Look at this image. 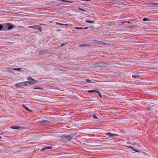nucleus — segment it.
<instances>
[{"label":"nucleus","instance_id":"obj_30","mask_svg":"<svg viewBox=\"0 0 158 158\" xmlns=\"http://www.w3.org/2000/svg\"><path fill=\"white\" fill-rule=\"evenodd\" d=\"M127 23H130V22L129 21H127Z\"/></svg>","mask_w":158,"mask_h":158},{"label":"nucleus","instance_id":"obj_8","mask_svg":"<svg viewBox=\"0 0 158 158\" xmlns=\"http://www.w3.org/2000/svg\"><path fill=\"white\" fill-rule=\"evenodd\" d=\"M129 148H131V149H132L134 151H135V152H139V150L138 149H136L133 146H129L128 147Z\"/></svg>","mask_w":158,"mask_h":158},{"label":"nucleus","instance_id":"obj_20","mask_svg":"<svg viewBox=\"0 0 158 158\" xmlns=\"http://www.w3.org/2000/svg\"><path fill=\"white\" fill-rule=\"evenodd\" d=\"M93 117L95 119H99V118L97 117V116L95 114H94L93 115Z\"/></svg>","mask_w":158,"mask_h":158},{"label":"nucleus","instance_id":"obj_14","mask_svg":"<svg viewBox=\"0 0 158 158\" xmlns=\"http://www.w3.org/2000/svg\"><path fill=\"white\" fill-rule=\"evenodd\" d=\"M97 91V90H88L87 91V92L88 93H93V92L96 93Z\"/></svg>","mask_w":158,"mask_h":158},{"label":"nucleus","instance_id":"obj_19","mask_svg":"<svg viewBox=\"0 0 158 158\" xmlns=\"http://www.w3.org/2000/svg\"><path fill=\"white\" fill-rule=\"evenodd\" d=\"M96 93L98 94L100 98H102V96L101 95V93L99 91L97 90Z\"/></svg>","mask_w":158,"mask_h":158},{"label":"nucleus","instance_id":"obj_6","mask_svg":"<svg viewBox=\"0 0 158 158\" xmlns=\"http://www.w3.org/2000/svg\"><path fill=\"white\" fill-rule=\"evenodd\" d=\"M10 128L12 129H21V127L19 126H13L11 127Z\"/></svg>","mask_w":158,"mask_h":158},{"label":"nucleus","instance_id":"obj_24","mask_svg":"<svg viewBox=\"0 0 158 158\" xmlns=\"http://www.w3.org/2000/svg\"><path fill=\"white\" fill-rule=\"evenodd\" d=\"M143 21H149V19H147V18H144L143 19Z\"/></svg>","mask_w":158,"mask_h":158},{"label":"nucleus","instance_id":"obj_13","mask_svg":"<svg viewBox=\"0 0 158 158\" xmlns=\"http://www.w3.org/2000/svg\"><path fill=\"white\" fill-rule=\"evenodd\" d=\"M14 27V26L13 25H9L8 27V30H10L13 28Z\"/></svg>","mask_w":158,"mask_h":158},{"label":"nucleus","instance_id":"obj_25","mask_svg":"<svg viewBox=\"0 0 158 158\" xmlns=\"http://www.w3.org/2000/svg\"><path fill=\"white\" fill-rule=\"evenodd\" d=\"M78 9L82 11H86V10H85L84 9H83L82 8H79Z\"/></svg>","mask_w":158,"mask_h":158},{"label":"nucleus","instance_id":"obj_31","mask_svg":"<svg viewBox=\"0 0 158 158\" xmlns=\"http://www.w3.org/2000/svg\"><path fill=\"white\" fill-rule=\"evenodd\" d=\"M1 138V137L0 136V139Z\"/></svg>","mask_w":158,"mask_h":158},{"label":"nucleus","instance_id":"obj_27","mask_svg":"<svg viewBox=\"0 0 158 158\" xmlns=\"http://www.w3.org/2000/svg\"><path fill=\"white\" fill-rule=\"evenodd\" d=\"M65 44H68V43L66 42L65 43H62V44H61V47H63V46H64V45H65Z\"/></svg>","mask_w":158,"mask_h":158},{"label":"nucleus","instance_id":"obj_26","mask_svg":"<svg viewBox=\"0 0 158 158\" xmlns=\"http://www.w3.org/2000/svg\"><path fill=\"white\" fill-rule=\"evenodd\" d=\"M56 23V24H59V25H62V26L64 25V24H62V23H58V22Z\"/></svg>","mask_w":158,"mask_h":158},{"label":"nucleus","instance_id":"obj_12","mask_svg":"<svg viewBox=\"0 0 158 158\" xmlns=\"http://www.w3.org/2000/svg\"><path fill=\"white\" fill-rule=\"evenodd\" d=\"M37 27H38V25H35L33 26H29L28 27L30 28H33L35 29H37Z\"/></svg>","mask_w":158,"mask_h":158},{"label":"nucleus","instance_id":"obj_18","mask_svg":"<svg viewBox=\"0 0 158 158\" xmlns=\"http://www.w3.org/2000/svg\"><path fill=\"white\" fill-rule=\"evenodd\" d=\"M85 22H86V23H94V22L93 21H91V20H86L85 21Z\"/></svg>","mask_w":158,"mask_h":158},{"label":"nucleus","instance_id":"obj_21","mask_svg":"<svg viewBox=\"0 0 158 158\" xmlns=\"http://www.w3.org/2000/svg\"><path fill=\"white\" fill-rule=\"evenodd\" d=\"M85 81L87 82L88 83H90L92 82L89 79H86Z\"/></svg>","mask_w":158,"mask_h":158},{"label":"nucleus","instance_id":"obj_7","mask_svg":"<svg viewBox=\"0 0 158 158\" xmlns=\"http://www.w3.org/2000/svg\"><path fill=\"white\" fill-rule=\"evenodd\" d=\"M106 135H108L110 137L114 136L116 135H117L116 134H112L110 132L107 133L106 134Z\"/></svg>","mask_w":158,"mask_h":158},{"label":"nucleus","instance_id":"obj_11","mask_svg":"<svg viewBox=\"0 0 158 158\" xmlns=\"http://www.w3.org/2000/svg\"><path fill=\"white\" fill-rule=\"evenodd\" d=\"M88 27H75V28L77 29H88Z\"/></svg>","mask_w":158,"mask_h":158},{"label":"nucleus","instance_id":"obj_10","mask_svg":"<svg viewBox=\"0 0 158 158\" xmlns=\"http://www.w3.org/2000/svg\"><path fill=\"white\" fill-rule=\"evenodd\" d=\"M31 81V80H29L28 81H24V82L25 84V86L28 85H30Z\"/></svg>","mask_w":158,"mask_h":158},{"label":"nucleus","instance_id":"obj_15","mask_svg":"<svg viewBox=\"0 0 158 158\" xmlns=\"http://www.w3.org/2000/svg\"><path fill=\"white\" fill-rule=\"evenodd\" d=\"M140 76L139 75V74H137L136 75H133L132 77L133 78H135L137 77H139Z\"/></svg>","mask_w":158,"mask_h":158},{"label":"nucleus","instance_id":"obj_23","mask_svg":"<svg viewBox=\"0 0 158 158\" xmlns=\"http://www.w3.org/2000/svg\"><path fill=\"white\" fill-rule=\"evenodd\" d=\"M38 29H37L38 30L40 31H41V28L39 27V25H38V27H37Z\"/></svg>","mask_w":158,"mask_h":158},{"label":"nucleus","instance_id":"obj_28","mask_svg":"<svg viewBox=\"0 0 158 158\" xmlns=\"http://www.w3.org/2000/svg\"><path fill=\"white\" fill-rule=\"evenodd\" d=\"M3 27V25L2 24H0V30H1Z\"/></svg>","mask_w":158,"mask_h":158},{"label":"nucleus","instance_id":"obj_16","mask_svg":"<svg viewBox=\"0 0 158 158\" xmlns=\"http://www.w3.org/2000/svg\"><path fill=\"white\" fill-rule=\"evenodd\" d=\"M23 107H24L26 110H27L29 111L30 112H32V110H30L28 108H27V107H26L25 106H23Z\"/></svg>","mask_w":158,"mask_h":158},{"label":"nucleus","instance_id":"obj_5","mask_svg":"<svg viewBox=\"0 0 158 158\" xmlns=\"http://www.w3.org/2000/svg\"><path fill=\"white\" fill-rule=\"evenodd\" d=\"M52 148V146H45L44 147L42 148L41 150V151H43L45 150L48 149H51Z\"/></svg>","mask_w":158,"mask_h":158},{"label":"nucleus","instance_id":"obj_9","mask_svg":"<svg viewBox=\"0 0 158 158\" xmlns=\"http://www.w3.org/2000/svg\"><path fill=\"white\" fill-rule=\"evenodd\" d=\"M89 45H89L86 44L84 43H82V44H81L80 45H79V46L80 47H87Z\"/></svg>","mask_w":158,"mask_h":158},{"label":"nucleus","instance_id":"obj_29","mask_svg":"<svg viewBox=\"0 0 158 158\" xmlns=\"http://www.w3.org/2000/svg\"><path fill=\"white\" fill-rule=\"evenodd\" d=\"M68 25H69L68 24H64V25H65V26H67Z\"/></svg>","mask_w":158,"mask_h":158},{"label":"nucleus","instance_id":"obj_3","mask_svg":"<svg viewBox=\"0 0 158 158\" xmlns=\"http://www.w3.org/2000/svg\"><path fill=\"white\" fill-rule=\"evenodd\" d=\"M25 86V84L24 82H22L20 83H18L15 85V86L16 87H21Z\"/></svg>","mask_w":158,"mask_h":158},{"label":"nucleus","instance_id":"obj_1","mask_svg":"<svg viewBox=\"0 0 158 158\" xmlns=\"http://www.w3.org/2000/svg\"><path fill=\"white\" fill-rule=\"evenodd\" d=\"M74 135L73 134H70L69 135H64L61 137L60 140L63 141L64 142H66L69 141L70 142L72 138L73 137Z\"/></svg>","mask_w":158,"mask_h":158},{"label":"nucleus","instance_id":"obj_4","mask_svg":"<svg viewBox=\"0 0 158 158\" xmlns=\"http://www.w3.org/2000/svg\"><path fill=\"white\" fill-rule=\"evenodd\" d=\"M40 123L43 124L44 125H48L50 123V122L48 120H44L43 121L40 122Z\"/></svg>","mask_w":158,"mask_h":158},{"label":"nucleus","instance_id":"obj_22","mask_svg":"<svg viewBox=\"0 0 158 158\" xmlns=\"http://www.w3.org/2000/svg\"><path fill=\"white\" fill-rule=\"evenodd\" d=\"M34 89H40V90H44V89L41 88H34Z\"/></svg>","mask_w":158,"mask_h":158},{"label":"nucleus","instance_id":"obj_17","mask_svg":"<svg viewBox=\"0 0 158 158\" xmlns=\"http://www.w3.org/2000/svg\"><path fill=\"white\" fill-rule=\"evenodd\" d=\"M13 70H16V71H20L21 70V69L19 68H13Z\"/></svg>","mask_w":158,"mask_h":158},{"label":"nucleus","instance_id":"obj_2","mask_svg":"<svg viewBox=\"0 0 158 158\" xmlns=\"http://www.w3.org/2000/svg\"><path fill=\"white\" fill-rule=\"evenodd\" d=\"M27 79L28 80H31V85H32L34 84H35L38 82V81L37 80L32 78L31 77H28Z\"/></svg>","mask_w":158,"mask_h":158}]
</instances>
